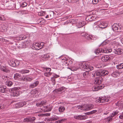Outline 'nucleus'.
<instances>
[{
	"label": "nucleus",
	"instance_id": "obj_1",
	"mask_svg": "<svg viewBox=\"0 0 123 123\" xmlns=\"http://www.w3.org/2000/svg\"><path fill=\"white\" fill-rule=\"evenodd\" d=\"M108 73L109 72L108 71H106L105 70L103 71L101 70L98 72H96L94 74V76H104L106 75H107Z\"/></svg>",
	"mask_w": 123,
	"mask_h": 123
},
{
	"label": "nucleus",
	"instance_id": "obj_2",
	"mask_svg": "<svg viewBox=\"0 0 123 123\" xmlns=\"http://www.w3.org/2000/svg\"><path fill=\"white\" fill-rule=\"evenodd\" d=\"M100 53H110L112 51V50L111 49H108L107 48H105L104 49L102 50L101 49H99Z\"/></svg>",
	"mask_w": 123,
	"mask_h": 123
},
{
	"label": "nucleus",
	"instance_id": "obj_3",
	"mask_svg": "<svg viewBox=\"0 0 123 123\" xmlns=\"http://www.w3.org/2000/svg\"><path fill=\"white\" fill-rule=\"evenodd\" d=\"M102 81V78L101 77H98L95 79L94 83L95 84L98 85L100 84H101Z\"/></svg>",
	"mask_w": 123,
	"mask_h": 123
},
{
	"label": "nucleus",
	"instance_id": "obj_4",
	"mask_svg": "<svg viewBox=\"0 0 123 123\" xmlns=\"http://www.w3.org/2000/svg\"><path fill=\"white\" fill-rule=\"evenodd\" d=\"M118 25L116 24H114L112 26V29L114 31L118 32H119L120 30L121 29L120 28H118Z\"/></svg>",
	"mask_w": 123,
	"mask_h": 123
},
{
	"label": "nucleus",
	"instance_id": "obj_5",
	"mask_svg": "<svg viewBox=\"0 0 123 123\" xmlns=\"http://www.w3.org/2000/svg\"><path fill=\"white\" fill-rule=\"evenodd\" d=\"M110 57L107 55L103 56L101 58V60L104 62H106L110 60Z\"/></svg>",
	"mask_w": 123,
	"mask_h": 123
},
{
	"label": "nucleus",
	"instance_id": "obj_6",
	"mask_svg": "<svg viewBox=\"0 0 123 123\" xmlns=\"http://www.w3.org/2000/svg\"><path fill=\"white\" fill-rule=\"evenodd\" d=\"M82 66H83V68L86 69H89L90 70H92L93 69V67L89 66L88 64L86 65V64L85 63L84 64H82Z\"/></svg>",
	"mask_w": 123,
	"mask_h": 123
},
{
	"label": "nucleus",
	"instance_id": "obj_7",
	"mask_svg": "<svg viewBox=\"0 0 123 123\" xmlns=\"http://www.w3.org/2000/svg\"><path fill=\"white\" fill-rule=\"evenodd\" d=\"M113 52L116 54L120 55L123 53V50L120 49H114Z\"/></svg>",
	"mask_w": 123,
	"mask_h": 123
},
{
	"label": "nucleus",
	"instance_id": "obj_8",
	"mask_svg": "<svg viewBox=\"0 0 123 123\" xmlns=\"http://www.w3.org/2000/svg\"><path fill=\"white\" fill-rule=\"evenodd\" d=\"M105 98H103V97L101 98H99L97 99H96V102L98 103H103L105 102L106 101V100L104 99Z\"/></svg>",
	"mask_w": 123,
	"mask_h": 123
},
{
	"label": "nucleus",
	"instance_id": "obj_9",
	"mask_svg": "<svg viewBox=\"0 0 123 123\" xmlns=\"http://www.w3.org/2000/svg\"><path fill=\"white\" fill-rule=\"evenodd\" d=\"M11 65L13 67L17 66L19 65L18 62L17 61H11Z\"/></svg>",
	"mask_w": 123,
	"mask_h": 123
},
{
	"label": "nucleus",
	"instance_id": "obj_10",
	"mask_svg": "<svg viewBox=\"0 0 123 123\" xmlns=\"http://www.w3.org/2000/svg\"><path fill=\"white\" fill-rule=\"evenodd\" d=\"M47 102L46 100L43 101H42L40 103L37 104L36 105L37 106H41L42 105H44Z\"/></svg>",
	"mask_w": 123,
	"mask_h": 123
},
{
	"label": "nucleus",
	"instance_id": "obj_11",
	"mask_svg": "<svg viewBox=\"0 0 123 123\" xmlns=\"http://www.w3.org/2000/svg\"><path fill=\"white\" fill-rule=\"evenodd\" d=\"M18 89V88H13V90L14 91H12V93H13L12 95L13 96H17L18 95V94L17 93V92L16 90H17V89Z\"/></svg>",
	"mask_w": 123,
	"mask_h": 123
},
{
	"label": "nucleus",
	"instance_id": "obj_12",
	"mask_svg": "<svg viewBox=\"0 0 123 123\" xmlns=\"http://www.w3.org/2000/svg\"><path fill=\"white\" fill-rule=\"evenodd\" d=\"M65 88V87H62L61 88H59L58 89H57L55 90L56 92L58 93H61L62 91H63Z\"/></svg>",
	"mask_w": 123,
	"mask_h": 123
},
{
	"label": "nucleus",
	"instance_id": "obj_13",
	"mask_svg": "<svg viewBox=\"0 0 123 123\" xmlns=\"http://www.w3.org/2000/svg\"><path fill=\"white\" fill-rule=\"evenodd\" d=\"M58 119V117L55 116L52 118H49V121H52L57 120Z\"/></svg>",
	"mask_w": 123,
	"mask_h": 123
},
{
	"label": "nucleus",
	"instance_id": "obj_14",
	"mask_svg": "<svg viewBox=\"0 0 123 123\" xmlns=\"http://www.w3.org/2000/svg\"><path fill=\"white\" fill-rule=\"evenodd\" d=\"M54 12L52 11L50 12H49L48 15L49 17V20L51 19L53 17Z\"/></svg>",
	"mask_w": 123,
	"mask_h": 123
},
{
	"label": "nucleus",
	"instance_id": "obj_15",
	"mask_svg": "<svg viewBox=\"0 0 123 123\" xmlns=\"http://www.w3.org/2000/svg\"><path fill=\"white\" fill-rule=\"evenodd\" d=\"M90 108L89 107V105H85L84 106H83V108L82 109H81V110H88L90 109Z\"/></svg>",
	"mask_w": 123,
	"mask_h": 123
},
{
	"label": "nucleus",
	"instance_id": "obj_16",
	"mask_svg": "<svg viewBox=\"0 0 123 123\" xmlns=\"http://www.w3.org/2000/svg\"><path fill=\"white\" fill-rule=\"evenodd\" d=\"M38 82L37 81L33 84H31L30 86V87L33 88L34 87L38 85Z\"/></svg>",
	"mask_w": 123,
	"mask_h": 123
},
{
	"label": "nucleus",
	"instance_id": "obj_17",
	"mask_svg": "<svg viewBox=\"0 0 123 123\" xmlns=\"http://www.w3.org/2000/svg\"><path fill=\"white\" fill-rule=\"evenodd\" d=\"M2 70L6 73H9L10 72V71L7 69L6 67H3L2 69Z\"/></svg>",
	"mask_w": 123,
	"mask_h": 123
},
{
	"label": "nucleus",
	"instance_id": "obj_18",
	"mask_svg": "<svg viewBox=\"0 0 123 123\" xmlns=\"http://www.w3.org/2000/svg\"><path fill=\"white\" fill-rule=\"evenodd\" d=\"M34 48L36 50H39L40 49V45L39 43H36L34 46Z\"/></svg>",
	"mask_w": 123,
	"mask_h": 123
},
{
	"label": "nucleus",
	"instance_id": "obj_19",
	"mask_svg": "<svg viewBox=\"0 0 123 123\" xmlns=\"http://www.w3.org/2000/svg\"><path fill=\"white\" fill-rule=\"evenodd\" d=\"M94 17L92 16L91 17L90 16H88L86 18L87 20H88L89 21H91L93 20Z\"/></svg>",
	"mask_w": 123,
	"mask_h": 123
},
{
	"label": "nucleus",
	"instance_id": "obj_20",
	"mask_svg": "<svg viewBox=\"0 0 123 123\" xmlns=\"http://www.w3.org/2000/svg\"><path fill=\"white\" fill-rule=\"evenodd\" d=\"M14 77L16 79V78H18L20 79L21 77L20 74L18 73H16L14 74Z\"/></svg>",
	"mask_w": 123,
	"mask_h": 123
},
{
	"label": "nucleus",
	"instance_id": "obj_21",
	"mask_svg": "<svg viewBox=\"0 0 123 123\" xmlns=\"http://www.w3.org/2000/svg\"><path fill=\"white\" fill-rule=\"evenodd\" d=\"M6 88L3 87H0V92L2 93H4L5 91Z\"/></svg>",
	"mask_w": 123,
	"mask_h": 123
},
{
	"label": "nucleus",
	"instance_id": "obj_22",
	"mask_svg": "<svg viewBox=\"0 0 123 123\" xmlns=\"http://www.w3.org/2000/svg\"><path fill=\"white\" fill-rule=\"evenodd\" d=\"M65 108L64 107L61 106L59 109V111L60 112H62L65 110Z\"/></svg>",
	"mask_w": 123,
	"mask_h": 123
},
{
	"label": "nucleus",
	"instance_id": "obj_23",
	"mask_svg": "<svg viewBox=\"0 0 123 123\" xmlns=\"http://www.w3.org/2000/svg\"><path fill=\"white\" fill-rule=\"evenodd\" d=\"M117 68L121 69L123 68V63L117 65Z\"/></svg>",
	"mask_w": 123,
	"mask_h": 123
},
{
	"label": "nucleus",
	"instance_id": "obj_24",
	"mask_svg": "<svg viewBox=\"0 0 123 123\" xmlns=\"http://www.w3.org/2000/svg\"><path fill=\"white\" fill-rule=\"evenodd\" d=\"M88 71H86L85 72H84L83 74V76L84 77H86L87 75H89V70H88Z\"/></svg>",
	"mask_w": 123,
	"mask_h": 123
},
{
	"label": "nucleus",
	"instance_id": "obj_25",
	"mask_svg": "<svg viewBox=\"0 0 123 123\" xmlns=\"http://www.w3.org/2000/svg\"><path fill=\"white\" fill-rule=\"evenodd\" d=\"M21 7V5L19 3H18L15 5V8L17 9H19V8Z\"/></svg>",
	"mask_w": 123,
	"mask_h": 123
},
{
	"label": "nucleus",
	"instance_id": "obj_26",
	"mask_svg": "<svg viewBox=\"0 0 123 123\" xmlns=\"http://www.w3.org/2000/svg\"><path fill=\"white\" fill-rule=\"evenodd\" d=\"M38 92V91L36 89H35L32 91L31 92V94H36Z\"/></svg>",
	"mask_w": 123,
	"mask_h": 123
},
{
	"label": "nucleus",
	"instance_id": "obj_27",
	"mask_svg": "<svg viewBox=\"0 0 123 123\" xmlns=\"http://www.w3.org/2000/svg\"><path fill=\"white\" fill-rule=\"evenodd\" d=\"M20 80H21L23 81L27 80V76H23L22 77H21Z\"/></svg>",
	"mask_w": 123,
	"mask_h": 123
},
{
	"label": "nucleus",
	"instance_id": "obj_28",
	"mask_svg": "<svg viewBox=\"0 0 123 123\" xmlns=\"http://www.w3.org/2000/svg\"><path fill=\"white\" fill-rule=\"evenodd\" d=\"M29 122H33L35 120L36 118L35 117H33L31 118H29Z\"/></svg>",
	"mask_w": 123,
	"mask_h": 123
},
{
	"label": "nucleus",
	"instance_id": "obj_29",
	"mask_svg": "<svg viewBox=\"0 0 123 123\" xmlns=\"http://www.w3.org/2000/svg\"><path fill=\"white\" fill-rule=\"evenodd\" d=\"M97 28V26L96 25L94 24L93 25V26L92 27L91 29L92 30H95Z\"/></svg>",
	"mask_w": 123,
	"mask_h": 123
},
{
	"label": "nucleus",
	"instance_id": "obj_30",
	"mask_svg": "<svg viewBox=\"0 0 123 123\" xmlns=\"http://www.w3.org/2000/svg\"><path fill=\"white\" fill-rule=\"evenodd\" d=\"M118 113V112L117 111H115L114 113H113L111 115V117H113L114 116L117 115Z\"/></svg>",
	"mask_w": 123,
	"mask_h": 123
},
{
	"label": "nucleus",
	"instance_id": "obj_31",
	"mask_svg": "<svg viewBox=\"0 0 123 123\" xmlns=\"http://www.w3.org/2000/svg\"><path fill=\"white\" fill-rule=\"evenodd\" d=\"M51 73L50 72H48V73H45L44 74V75L45 76L47 77H49Z\"/></svg>",
	"mask_w": 123,
	"mask_h": 123
},
{
	"label": "nucleus",
	"instance_id": "obj_32",
	"mask_svg": "<svg viewBox=\"0 0 123 123\" xmlns=\"http://www.w3.org/2000/svg\"><path fill=\"white\" fill-rule=\"evenodd\" d=\"M81 117L80 116V115H79L78 116H74V118L75 119H78L79 120H80V118Z\"/></svg>",
	"mask_w": 123,
	"mask_h": 123
},
{
	"label": "nucleus",
	"instance_id": "obj_33",
	"mask_svg": "<svg viewBox=\"0 0 123 123\" xmlns=\"http://www.w3.org/2000/svg\"><path fill=\"white\" fill-rule=\"evenodd\" d=\"M29 72L28 70H25L22 71V73L23 74L26 73H28Z\"/></svg>",
	"mask_w": 123,
	"mask_h": 123
},
{
	"label": "nucleus",
	"instance_id": "obj_34",
	"mask_svg": "<svg viewBox=\"0 0 123 123\" xmlns=\"http://www.w3.org/2000/svg\"><path fill=\"white\" fill-rule=\"evenodd\" d=\"M39 44L40 45V49L42 48L43 47V46L44 45V43L43 42H42L40 43H39Z\"/></svg>",
	"mask_w": 123,
	"mask_h": 123
},
{
	"label": "nucleus",
	"instance_id": "obj_35",
	"mask_svg": "<svg viewBox=\"0 0 123 123\" xmlns=\"http://www.w3.org/2000/svg\"><path fill=\"white\" fill-rule=\"evenodd\" d=\"M99 1V0H93L92 2L94 4H96L98 3Z\"/></svg>",
	"mask_w": 123,
	"mask_h": 123
},
{
	"label": "nucleus",
	"instance_id": "obj_36",
	"mask_svg": "<svg viewBox=\"0 0 123 123\" xmlns=\"http://www.w3.org/2000/svg\"><path fill=\"white\" fill-rule=\"evenodd\" d=\"M98 87L96 86H94L92 88V90L93 91H97L98 90Z\"/></svg>",
	"mask_w": 123,
	"mask_h": 123
},
{
	"label": "nucleus",
	"instance_id": "obj_37",
	"mask_svg": "<svg viewBox=\"0 0 123 123\" xmlns=\"http://www.w3.org/2000/svg\"><path fill=\"white\" fill-rule=\"evenodd\" d=\"M95 53L97 55L98 54H99L100 53V51L99 49H97L96 50L94 51Z\"/></svg>",
	"mask_w": 123,
	"mask_h": 123
},
{
	"label": "nucleus",
	"instance_id": "obj_38",
	"mask_svg": "<svg viewBox=\"0 0 123 123\" xmlns=\"http://www.w3.org/2000/svg\"><path fill=\"white\" fill-rule=\"evenodd\" d=\"M107 40H106L105 41H104L103 43H102L101 45H106L107 43H108V42H107Z\"/></svg>",
	"mask_w": 123,
	"mask_h": 123
},
{
	"label": "nucleus",
	"instance_id": "obj_39",
	"mask_svg": "<svg viewBox=\"0 0 123 123\" xmlns=\"http://www.w3.org/2000/svg\"><path fill=\"white\" fill-rule=\"evenodd\" d=\"M113 117H111V116L110 117H108L107 118V120H108V122H109L110 121H112V118Z\"/></svg>",
	"mask_w": 123,
	"mask_h": 123
},
{
	"label": "nucleus",
	"instance_id": "obj_40",
	"mask_svg": "<svg viewBox=\"0 0 123 123\" xmlns=\"http://www.w3.org/2000/svg\"><path fill=\"white\" fill-rule=\"evenodd\" d=\"M12 84V83L11 81H9L8 82V85L9 86H11Z\"/></svg>",
	"mask_w": 123,
	"mask_h": 123
},
{
	"label": "nucleus",
	"instance_id": "obj_41",
	"mask_svg": "<svg viewBox=\"0 0 123 123\" xmlns=\"http://www.w3.org/2000/svg\"><path fill=\"white\" fill-rule=\"evenodd\" d=\"M23 103L21 102L18 103V106L19 107H21L23 106V105L22 104Z\"/></svg>",
	"mask_w": 123,
	"mask_h": 123
},
{
	"label": "nucleus",
	"instance_id": "obj_42",
	"mask_svg": "<svg viewBox=\"0 0 123 123\" xmlns=\"http://www.w3.org/2000/svg\"><path fill=\"white\" fill-rule=\"evenodd\" d=\"M77 0H68V1L70 3H74Z\"/></svg>",
	"mask_w": 123,
	"mask_h": 123
},
{
	"label": "nucleus",
	"instance_id": "obj_43",
	"mask_svg": "<svg viewBox=\"0 0 123 123\" xmlns=\"http://www.w3.org/2000/svg\"><path fill=\"white\" fill-rule=\"evenodd\" d=\"M27 4L26 2H24L23 3H22V6L23 7H24L27 6Z\"/></svg>",
	"mask_w": 123,
	"mask_h": 123
},
{
	"label": "nucleus",
	"instance_id": "obj_44",
	"mask_svg": "<svg viewBox=\"0 0 123 123\" xmlns=\"http://www.w3.org/2000/svg\"><path fill=\"white\" fill-rule=\"evenodd\" d=\"M97 111V110H94L91 112H90V114H92L96 112Z\"/></svg>",
	"mask_w": 123,
	"mask_h": 123
},
{
	"label": "nucleus",
	"instance_id": "obj_45",
	"mask_svg": "<svg viewBox=\"0 0 123 123\" xmlns=\"http://www.w3.org/2000/svg\"><path fill=\"white\" fill-rule=\"evenodd\" d=\"M24 121L25 122H29V118H25L24 119Z\"/></svg>",
	"mask_w": 123,
	"mask_h": 123
},
{
	"label": "nucleus",
	"instance_id": "obj_46",
	"mask_svg": "<svg viewBox=\"0 0 123 123\" xmlns=\"http://www.w3.org/2000/svg\"><path fill=\"white\" fill-rule=\"evenodd\" d=\"M27 80L28 81H30L32 80V78H30L28 77L27 76Z\"/></svg>",
	"mask_w": 123,
	"mask_h": 123
},
{
	"label": "nucleus",
	"instance_id": "obj_47",
	"mask_svg": "<svg viewBox=\"0 0 123 123\" xmlns=\"http://www.w3.org/2000/svg\"><path fill=\"white\" fill-rule=\"evenodd\" d=\"M44 13L42 12H39L38 13V15H39L43 16L44 14Z\"/></svg>",
	"mask_w": 123,
	"mask_h": 123
},
{
	"label": "nucleus",
	"instance_id": "obj_48",
	"mask_svg": "<svg viewBox=\"0 0 123 123\" xmlns=\"http://www.w3.org/2000/svg\"><path fill=\"white\" fill-rule=\"evenodd\" d=\"M119 118L121 119H123V113L120 116Z\"/></svg>",
	"mask_w": 123,
	"mask_h": 123
},
{
	"label": "nucleus",
	"instance_id": "obj_49",
	"mask_svg": "<svg viewBox=\"0 0 123 123\" xmlns=\"http://www.w3.org/2000/svg\"><path fill=\"white\" fill-rule=\"evenodd\" d=\"M71 17H72L71 16H66V17H65L64 18H65V19L66 18V19H68V18H71Z\"/></svg>",
	"mask_w": 123,
	"mask_h": 123
},
{
	"label": "nucleus",
	"instance_id": "obj_50",
	"mask_svg": "<svg viewBox=\"0 0 123 123\" xmlns=\"http://www.w3.org/2000/svg\"><path fill=\"white\" fill-rule=\"evenodd\" d=\"M64 120H59V121H57L56 122H55V123H61V122L63 121Z\"/></svg>",
	"mask_w": 123,
	"mask_h": 123
},
{
	"label": "nucleus",
	"instance_id": "obj_51",
	"mask_svg": "<svg viewBox=\"0 0 123 123\" xmlns=\"http://www.w3.org/2000/svg\"><path fill=\"white\" fill-rule=\"evenodd\" d=\"M42 116H49L50 115V114L49 113H47L46 114H42Z\"/></svg>",
	"mask_w": 123,
	"mask_h": 123
},
{
	"label": "nucleus",
	"instance_id": "obj_52",
	"mask_svg": "<svg viewBox=\"0 0 123 123\" xmlns=\"http://www.w3.org/2000/svg\"><path fill=\"white\" fill-rule=\"evenodd\" d=\"M78 109H80L81 110V109H82L83 108V106H81L80 105H79L77 106V107Z\"/></svg>",
	"mask_w": 123,
	"mask_h": 123
},
{
	"label": "nucleus",
	"instance_id": "obj_53",
	"mask_svg": "<svg viewBox=\"0 0 123 123\" xmlns=\"http://www.w3.org/2000/svg\"><path fill=\"white\" fill-rule=\"evenodd\" d=\"M59 76L57 75H55L53 77H52V78L53 79H55L56 78H57Z\"/></svg>",
	"mask_w": 123,
	"mask_h": 123
},
{
	"label": "nucleus",
	"instance_id": "obj_54",
	"mask_svg": "<svg viewBox=\"0 0 123 123\" xmlns=\"http://www.w3.org/2000/svg\"><path fill=\"white\" fill-rule=\"evenodd\" d=\"M88 105L89 107L90 108V109H91L93 107V106L92 104Z\"/></svg>",
	"mask_w": 123,
	"mask_h": 123
},
{
	"label": "nucleus",
	"instance_id": "obj_55",
	"mask_svg": "<svg viewBox=\"0 0 123 123\" xmlns=\"http://www.w3.org/2000/svg\"><path fill=\"white\" fill-rule=\"evenodd\" d=\"M80 116L81 117L80 118V120H84L83 117V116L82 115H80Z\"/></svg>",
	"mask_w": 123,
	"mask_h": 123
},
{
	"label": "nucleus",
	"instance_id": "obj_56",
	"mask_svg": "<svg viewBox=\"0 0 123 123\" xmlns=\"http://www.w3.org/2000/svg\"><path fill=\"white\" fill-rule=\"evenodd\" d=\"M52 80L53 82H54V84H55V79H53L52 78Z\"/></svg>",
	"mask_w": 123,
	"mask_h": 123
},
{
	"label": "nucleus",
	"instance_id": "obj_57",
	"mask_svg": "<svg viewBox=\"0 0 123 123\" xmlns=\"http://www.w3.org/2000/svg\"><path fill=\"white\" fill-rule=\"evenodd\" d=\"M100 27L102 28H105V27L104 25L102 26V25H100Z\"/></svg>",
	"mask_w": 123,
	"mask_h": 123
},
{
	"label": "nucleus",
	"instance_id": "obj_58",
	"mask_svg": "<svg viewBox=\"0 0 123 123\" xmlns=\"http://www.w3.org/2000/svg\"><path fill=\"white\" fill-rule=\"evenodd\" d=\"M51 70L50 68H46V70L48 72L49 71V72Z\"/></svg>",
	"mask_w": 123,
	"mask_h": 123
},
{
	"label": "nucleus",
	"instance_id": "obj_59",
	"mask_svg": "<svg viewBox=\"0 0 123 123\" xmlns=\"http://www.w3.org/2000/svg\"><path fill=\"white\" fill-rule=\"evenodd\" d=\"M83 116V117L84 118V120H85L87 118V116Z\"/></svg>",
	"mask_w": 123,
	"mask_h": 123
},
{
	"label": "nucleus",
	"instance_id": "obj_60",
	"mask_svg": "<svg viewBox=\"0 0 123 123\" xmlns=\"http://www.w3.org/2000/svg\"><path fill=\"white\" fill-rule=\"evenodd\" d=\"M85 114L86 115H90V114H90V112H88L86 113H85Z\"/></svg>",
	"mask_w": 123,
	"mask_h": 123
},
{
	"label": "nucleus",
	"instance_id": "obj_61",
	"mask_svg": "<svg viewBox=\"0 0 123 123\" xmlns=\"http://www.w3.org/2000/svg\"><path fill=\"white\" fill-rule=\"evenodd\" d=\"M2 78L4 80H6V79H5V76H3L2 77Z\"/></svg>",
	"mask_w": 123,
	"mask_h": 123
},
{
	"label": "nucleus",
	"instance_id": "obj_62",
	"mask_svg": "<svg viewBox=\"0 0 123 123\" xmlns=\"http://www.w3.org/2000/svg\"><path fill=\"white\" fill-rule=\"evenodd\" d=\"M22 37V39H25V38H26V36H24V37Z\"/></svg>",
	"mask_w": 123,
	"mask_h": 123
},
{
	"label": "nucleus",
	"instance_id": "obj_63",
	"mask_svg": "<svg viewBox=\"0 0 123 123\" xmlns=\"http://www.w3.org/2000/svg\"><path fill=\"white\" fill-rule=\"evenodd\" d=\"M112 44H115L116 43V42L115 41H113V42H112Z\"/></svg>",
	"mask_w": 123,
	"mask_h": 123
},
{
	"label": "nucleus",
	"instance_id": "obj_64",
	"mask_svg": "<svg viewBox=\"0 0 123 123\" xmlns=\"http://www.w3.org/2000/svg\"><path fill=\"white\" fill-rule=\"evenodd\" d=\"M91 37H92V36H91V37H88V39H92V38Z\"/></svg>",
	"mask_w": 123,
	"mask_h": 123
}]
</instances>
